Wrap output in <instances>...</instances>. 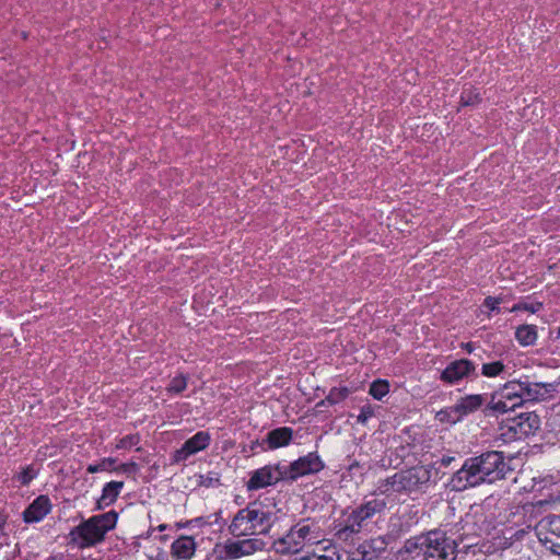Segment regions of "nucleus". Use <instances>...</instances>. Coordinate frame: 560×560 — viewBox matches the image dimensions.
I'll return each mask as SVG.
<instances>
[{
    "label": "nucleus",
    "instance_id": "f257e3e1",
    "mask_svg": "<svg viewBox=\"0 0 560 560\" xmlns=\"http://www.w3.org/2000/svg\"><path fill=\"white\" fill-rule=\"evenodd\" d=\"M504 458L501 452L491 451L465 460L462 468L451 478L452 490L462 491L479 486L483 482H493L504 475Z\"/></svg>",
    "mask_w": 560,
    "mask_h": 560
},
{
    "label": "nucleus",
    "instance_id": "f03ea898",
    "mask_svg": "<svg viewBox=\"0 0 560 560\" xmlns=\"http://www.w3.org/2000/svg\"><path fill=\"white\" fill-rule=\"evenodd\" d=\"M272 525V513L261 503H249L241 509L228 526L229 533L235 537H250L267 534Z\"/></svg>",
    "mask_w": 560,
    "mask_h": 560
},
{
    "label": "nucleus",
    "instance_id": "7ed1b4c3",
    "mask_svg": "<svg viewBox=\"0 0 560 560\" xmlns=\"http://www.w3.org/2000/svg\"><path fill=\"white\" fill-rule=\"evenodd\" d=\"M117 518L115 511L91 516L70 530V541L81 549L93 547L102 542L106 534L115 528Z\"/></svg>",
    "mask_w": 560,
    "mask_h": 560
},
{
    "label": "nucleus",
    "instance_id": "20e7f679",
    "mask_svg": "<svg viewBox=\"0 0 560 560\" xmlns=\"http://www.w3.org/2000/svg\"><path fill=\"white\" fill-rule=\"evenodd\" d=\"M320 538V528L315 521L301 520L283 537L273 541V549L280 555H294L306 546L318 544Z\"/></svg>",
    "mask_w": 560,
    "mask_h": 560
},
{
    "label": "nucleus",
    "instance_id": "39448f33",
    "mask_svg": "<svg viewBox=\"0 0 560 560\" xmlns=\"http://www.w3.org/2000/svg\"><path fill=\"white\" fill-rule=\"evenodd\" d=\"M431 479V471L423 466L399 471L385 479L378 487L384 494L392 492L407 493L420 490Z\"/></svg>",
    "mask_w": 560,
    "mask_h": 560
},
{
    "label": "nucleus",
    "instance_id": "423d86ee",
    "mask_svg": "<svg viewBox=\"0 0 560 560\" xmlns=\"http://www.w3.org/2000/svg\"><path fill=\"white\" fill-rule=\"evenodd\" d=\"M416 547L420 548L425 560H455L456 541L442 530H431L417 538Z\"/></svg>",
    "mask_w": 560,
    "mask_h": 560
},
{
    "label": "nucleus",
    "instance_id": "0eeeda50",
    "mask_svg": "<svg viewBox=\"0 0 560 560\" xmlns=\"http://www.w3.org/2000/svg\"><path fill=\"white\" fill-rule=\"evenodd\" d=\"M266 548V542L258 537H247L243 539H228L223 544L214 547L220 560H236L249 557L256 552H260Z\"/></svg>",
    "mask_w": 560,
    "mask_h": 560
},
{
    "label": "nucleus",
    "instance_id": "6e6552de",
    "mask_svg": "<svg viewBox=\"0 0 560 560\" xmlns=\"http://www.w3.org/2000/svg\"><path fill=\"white\" fill-rule=\"evenodd\" d=\"M386 508V502L383 499H371L354 509L348 516L347 524L343 528L339 529L337 536L339 538H347L348 534H357L360 532L362 524L373 517L375 514L381 513Z\"/></svg>",
    "mask_w": 560,
    "mask_h": 560
},
{
    "label": "nucleus",
    "instance_id": "1a4fd4ad",
    "mask_svg": "<svg viewBox=\"0 0 560 560\" xmlns=\"http://www.w3.org/2000/svg\"><path fill=\"white\" fill-rule=\"evenodd\" d=\"M524 404L522 381L508 382L500 392L494 395L488 405V409L505 413Z\"/></svg>",
    "mask_w": 560,
    "mask_h": 560
},
{
    "label": "nucleus",
    "instance_id": "9d476101",
    "mask_svg": "<svg viewBox=\"0 0 560 560\" xmlns=\"http://www.w3.org/2000/svg\"><path fill=\"white\" fill-rule=\"evenodd\" d=\"M539 417L534 412L521 413L520 416L509 420L508 424L503 428L506 429L503 435L511 439H523L539 429Z\"/></svg>",
    "mask_w": 560,
    "mask_h": 560
},
{
    "label": "nucleus",
    "instance_id": "9b49d317",
    "mask_svg": "<svg viewBox=\"0 0 560 560\" xmlns=\"http://www.w3.org/2000/svg\"><path fill=\"white\" fill-rule=\"evenodd\" d=\"M284 478V469L280 466L267 465L252 472L246 487L248 490H258L275 485Z\"/></svg>",
    "mask_w": 560,
    "mask_h": 560
},
{
    "label": "nucleus",
    "instance_id": "f8f14e48",
    "mask_svg": "<svg viewBox=\"0 0 560 560\" xmlns=\"http://www.w3.org/2000/svg\"><path fill=\"white\" fill-rule=\"evenodd\" d=\"M323 467L324 464L319 456L315 453H308L293 462L288 468H284V474L285 478L295 480L299 477L318 472Z\"/></svg>",
    "mask_w": 560,
    "mask_h": 560
},
{
    "label": "nucleus",
    "instance_id": "ddd939ff",
    "mask_svg": "<svg viewBox=\"0 0 560 560\" xmlns=\"http://www.w3.org/2000/svg\"><path fill=\"white\" fill-rule=\"evenodd\" d=\"M210 435L206 431H199L188 439L183 446L173 454V462H185L191 455L207 448L210 444Z\"/></svg>",
    "mask_w": 560,
    "mask_h": 560
},
{
    "label": "nucleus",
    "instance_id": "4468645a",
    "mask_svg": "<svg viewBox=\"0 0 560 560\" xmlns=\"http://www.w3.org/2000/svg\"><path fill=\"white\" fill-rule=\"evenodd\" d=\"M476 366L467 359L451 362L441 373V381L453 385L475 373Z\"/></svg>",
    "mask_w": 560,
    "mask_h": 560
},
{
    "label": "nucleus",
    "instance_id": "2eb2a0df",
    "mask_svg": "<svg viewBox=\"0 0 560 560\" xmlns=\"http://www.w3.org/2000/svg\"><path fill=\"white\" fill-rule=\"evenodd\" d=\"M523 399L527 401H539L550 397L556 392V385L552 383H532L522 381Z\"/></svg>",
    "mask_w": 560,
    "mask_h": 560
},
{
    "label": "nucleus",
    "instance_id": "dca6fc26",
    "mask_svg": "<svg viewBox=\"0 0 560 560\" xmlns=\"http://www.w3.org/2000/svg\"><path fill=\"white\" fill-rule=\"evenodd\" d=\"M197 544L191 536H180L171 545V555L176 560H190L196 552Z\"/></svg>",
    "mask_w": 560,
    "mask_h": 560
},
{
    "label": "nucleus",
    "instance_id": "f3484780",
    "mask_svg": "<svg viewBox=\"0 0 560 560\" xmlns=\"http://www.w3.org/2000/svg\"><path fill=\"white\" fill-rule=\"evenodd\" d=\"M50 508L49 499L40 495L24 511V521L26 523L39 522L49 513Z\"/></svg>",
    "mask_w": 560,
    "mask_h": 560
},
{
    "label": "nucleus",
    "instance_id": "a211bd4d",
    "mask_svg": "<svg viewBox=\"0 0 560 560\" xmlns=\"http://www.w3.org/2000/svg\"><path fill=\"white\" fill-rule=\"evenodd\" d=\"M537 536L544 544H550L555 538H560V516H555L546 522H540L537 527Z\"/></svg>",
    "mask_w": 560,
    "mask_h": 560
},
{
    "label": "nucleus",
    "instance_id": "6ab92c4d",
    "mask_svg": "<svg viewBox=\"0 0 560 560\" xmlns=\"http://www.w3.org/2000/svg\"><path fill=\"white\" fill-rule=\"evenodd\" d=\"M124 488L122 481H110L107 482L102 490V495L97 500V509H103L105 506L114 503L119 495L121 489Z\"/></svg>",
    "mask_w": 560,
    "mask_h": 560
},
{
    "label": "nucleus",
    "instance_id": "aec40b11",
    "mask_svg": "<svg viewBox=\"0 0 560 560\" xmlns=\"http://www.w3.org/2000/svg\"><path fill=\"white\" fill-rule=\"evenodd\" d=\"M292 429L287 427L270 431L267 435L269 448L275 450L288 445L292 440Z\"/></svg>",
    "mask_w": 560,
    "mask_h": 560
},
{
    "label": "nucleus",
    "instance_id": "412c9836",
    "mask_svg": "<svg viewBox=\"0 0 560 560\" xmlns=\"http://www.w3.org/2000/svg\"><path fill=\"white\" fill-rule=\"evenodd\" d=\"M485 402L482 395H467L462 397L457 402V410H459L462 417L478 410Z\"/></svg>",
    "mask_w": 560,
    "mask_h": 560
},
{
    "label": "nucleus",
    "instance_id": "4be33fe9",
    "mask_svg": "<svg viewBox=\"0 0 560 560\" xmlns=\"http://www.w3.org/2000/svg\"><path fill=\"white\" fill-rule=\"evenodd\" d=\"M515 338L522 346H532L537 340V329L534 325H522L515 331Z\"/></svg>",
    "mask_w": 560,
    "mask_h": 560
},
{
    "label": "nucleus",
    "instance_id": "5701e85b",
    "mask_svg": "<svg viewBox=\"0 0 560 560\" xmlns=\"http://www.w3.org/2000/svg\"><path fill=\"white\" fill-rule=\"evenodd\" d=\"M435 418L440 421V422H446V423H456L458 421H460V419L463 418L459 410H457V406L456 404L453 406V407H450V408H445L441 411H439L435 416Z\"/></svg>",
    "mask_w": 560,
    "mask_h": 560
},
{
    "label": "nucleus",
    "instance_id": "b1692460",
    "mask_svg": "<svg viewBox=\"0 0 560 560\" xmlns=\"http://www.w3.org/2000/svg\"><path fill=\"white\" fill-rule=\"evenodd\" d=\"M349 395V389L347 387H340V388H332L330 389L329 394L327 395L325 400H322L317 404V407L324 406L326 402L329 405L338 404L342 400H345Z\"/></svg>",
    "mask_w": 560,
    "mask_h": 560
},
{
    "label": "nucleus",
    "instance_id": "393cba45",
    "mask_svg": "<svg viewBox=\"0 0 560 560\" xmlns=\"http://www.w3.org/2000/svg\"><path fill=\"white\" fill-rule=\"evenodd\" d=\"M116 470H117L116 459L112 458V457L103 458L100 463L94 464V465H89L86 468V471L89 474H95L98 471H116Z\"/></svg>",
    "mask_w": 560,
    "mask_h": 560
},
{
    "label": "nucleus",
    "instance_id": "a878e982",
    "mask_svg": "<svg viewBox=\"0 0 560 560\" xmlns=\"http://www.w3.org/2000/svg\"><path fill=\"white\" fill-rule=\"evenodd\" d=\"M505 369V365L502 361H492L488 363H483L481 368V373L486 377H495L500 375Z\"/></svg>",
    "mask_w": 560,
    "mask_h": 560
},
{
    "label": "nucleus",
    "instance_id": "bb28decb",
    "mask_svg": "<svg viewBox=\"0 0 560 560\" xmlns=\"http://www.w3.org/2000/svg\"><path fill=\"white\" fill-rule=\"evenodd\" d=\"M389 390V384L388 382L386 381H375L371 384L370 386V394L375 398V399H382Z\"/></svg>",
    "mask_w": 560,
    "mask_h": 560
},
{
    "label": "nucleus",
    "instance_id": "cd10ccee",
    "mask_svg": "<svg viewBox=\"0 0 560 560\" xmlns=\"http://www.w3.org/2000/svg\"><path fill=\"white\" fill-rule=\"evenodd\" d=\"M480 101V93L476 89L464 90L460 96V104L463 106H470Z\"/></svg>",
    "mask_w": 560,
    "mask_h": 560
},
{
    "label": "nucleus",
    "instance_id": "c85d7f7f",
    "mask_svg": "<svg viewBox=\"0 0 560 560\" xmlns=\"http://www.w3.org/2000/svg\"><path fill=\"white\" fill-rule=\"evenodd\" d=\"M187 387V378L184 375L175 376L168 384L167 390L173 394H179Z\"/></svg>",
    "mask_w": 560,
    "mask_h": 560
},
{
    "label": "nucleus",
    "instance_id": "c756f323",
    "mask_svg": "<svg viewBox=\"0 0 560 560\" xmlns=\"http://www.w3.org/2000/svg\"><path fill=\"white\" fill-rule=\"evenodd\" d=\"M199 485L203 487H217L220 485V476L218 472H207L199 476Z\"/></svg>",
    "mask_w": 560,
    "mask_h": 560
},
{
    "label": "nucleus",
    "instance_id": "7c9ffc66",
    "mask_svg": "<svg viewBox=\"0 0 560 560\" xmlns=\"http://www.w3.org/2000/svg\"><path fill=\"white\" fill-rule=\"evenodd\" d=\"M139 443V438L137 435H127L119 440V442L116 444V448L118 450H127L130 448Z\"/></svg>",
    "mask_w": 560,
    "mask_h": 560
},
{
    "label": "nucleus",
    "instance_id": "2f4dec72",
    "mask_svg": "<svg viewBox=\"0 0 560 560\" xmlns=\"http://www.w3.org/2000/svg\"><path fill=\"white\" fill-rule=\"evenodd\" d=\"M374 416V409L370 405L361 407L360 413L357 417L359 423L365 424L370 418Z\"/></svg>",
    "mask_w": 560,
    "mask_h": 560
},
{
    "label": "nucleus",
    "instance_id": "473e14b6",
    "mask_svg": "<svg viewBox=\"0 0 560 560\" xmlns=\"http://www.w3.org/2000/svg\"><path fill=\"white\" fill-rule=\"evenodd\" d=\"M541 306H542L541 303H533V304L523 303V304L514 305L510 311L516 312V311L523 310V311H527L530 313H536L541 308Z\"/></svg>",
    "mask_w": 560,
    "mask_h": 560
},
{
    "label": "nucleus",
    "instance_id": "72a5a7b5",
    "mask_svg": "<svg viewBox=\"0 0 560 560\" xmlns=\"http://www.w3.org/2000/svg\"><path fill=\"white\" fill-rule=\"evenodd\" d=\"M138 470V465L135 462L125 463L119 466H117L116 471H122L126 474H135Z\"/></svg>",
    "mask_w": 560,
    "mask_h": 560
},
{
    "label": "nucleus",
    "instance_id": "f704fd0d",
    "mask_svg": "<svg viewBox=\"0 0 560 560\" xmlns=\"http://www.w3.org/2000/svg\"><path fill=\"white\" fill-rule=\"evenodd\" d=\"M34 477V470L31 468H26L20 474L19 480L21 481L22 485H27Z\"/></svg>",
    "mask_w": 560,
    "mask_h": 560
},
{
    "label": "nucleus",
    "instance_id": "c9c22d12",
    "mask_svg": "<svg viewBox=\"0 0 560 560\" xmlns=\"http://www.w3.org/2000/svg\"><path fill=\"white\" fill-rule=\"evenodd\" d=\"M500 304V299L498 298H493V296H488L486 300H485V306H487L489 310L491 311H495V310H499L498 308V305Z\"/></svg>",
    "mask_w": 560,
    "mask_h": 560
},
{
    "label": "nucleus",
    "instance_id": "e433bc0d",
    "mask_svg": "<svg viewBox=\"0 0 560 560\" xmlns=\"http://www.w3.org/2000/svg\"><path fill=\"white\" fill-rule=\"evenodd\" d=\"M301 560H334V559L329 556L313 555V556H308V557H303Z\"/></svg>",
    "mask_w": 560,
    "mask_h": 560
},
{
    "label": "nucleus",
    "instance_id": "4c0bfd02",
    "mask_svg": "<svg viewBox=\"0 0 560 560\" xmlns=\"http://www.w3.org/2000/svg\"><path fill=\"white\" fill-rule=\"evenodd\" d=\"M451 460H452V458L447 457V458H443L442 463L445 464V465H448L451 463Z\"/></svg>",
    "mask_w": 560,
    "mask_h": 560
},
{
    "label": "nucleus",
    "instance_id": "58836bf2",
    "mask_svg": "<svg viewBox=\"0 0 560 560\" xmlns=\"http://www.w3.org/2000/svg\"><path fill=\"white\" fill-rule=\"evenodd\" d=\"M166 527H167V525H166V524H161V525L158 527V529H159L160 532H163V530H165V529H166Z\"/></svg>",
    "mask_w": 560,
    "mask_h": 560
},
{
    "label": "nucleus",
    "instance_id": "ea45409f",
    "mask_svg": "<svg viewBox=\"0 0 560 560\" xmlns=\"http://www.w3.org/2000/svg\"><path fill=\"white\" fill-rule=\"evenodd\" d=\"M548 503H549L548 501H542V500L537 502L538 505H544V504H548Z\"/></svg>",
    "mask_w": 560,
    "mask_h": 560
},
{
    "label": "nucleus",
    "instance_id": "a19ab883",
    "mask_svg": "<svg viewBox=\"0 0 560 560\" xmlns=\"http://www.w3.org/2000/svg\"><path fill=\"white\" fill-rule=\"evenodd\" d=\"M558 334H559V337H560V327H559V332Z\"/></svg>",
    "mask_w": 560,
    "mask_h": 560
}]
</instances>
